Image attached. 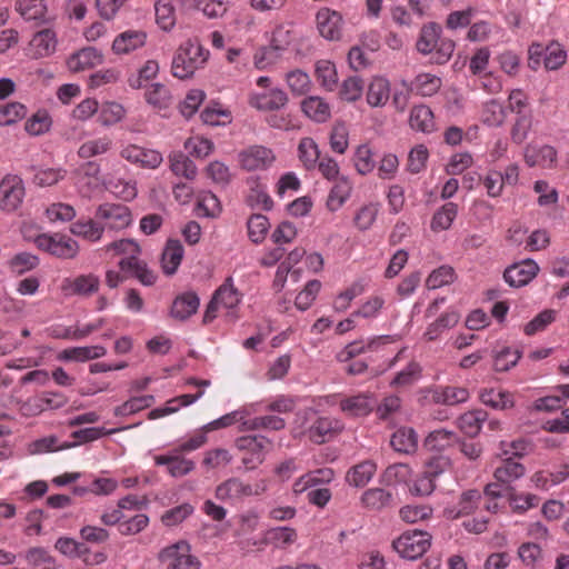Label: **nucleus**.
Returning <instances> with one entry per match:
<instances>
[{
    "mask_svg": "<svg viewBox=\"0 0 569 569\" xmlns=\"http://www.w3.org/2000/svg\"><path fill=\"white\" fill-rule=\"evenodd\" d=\"M106 252L113 251L116 254H127L119 261L120 270L130 277L137 278L144 286H152L156 280V273L150 270L147 263L138 258L140 253L139 246L130 239L113 241L104 247Z\"/></svg>",
    "mask_w": 569,
    "mask_h": 569,
    "instance_id": "nucleus-1",
    "label": "nucleus"
},
{
    "mask_svg": "<svg viewBox=\"0 0 569 569\" xmlns=\"http://www.w3.org/2000/svg\"><path fill=\"white\" fill-rule=\"evenodd\" d=\"M442 28L436 22H428L420 29L416 49L422 56H430L432 62L445 64L450 60L456 43L449 38H442Z\"/></svg>",
    "mask_w": 569,
    "mask_h": 569,
    "instance_id": "nucleus-2",
    "label": "nucleus"
},
{
    "mask_svg": "<svg viewBox=\"0 0 569 569\" xmlns=\"http://www.w3.org/2000/svg\"><path fill=\"white\" fill-rule=\"evenodd\" d=\"M209 51L202 47L198 39H188L180 44L172 60V74L178 79L190 78L196 70L203 67Z\"/></svg>",
    "mask_w": 569,
    "mask_h": 569,
    "instance_id": "nucleus-3",
    "label": "nucleus"
},
{
    "mask_svg": "<svg viewBox=\"0 0 569 569\" xmlns=\"http://www.w3.org/2000/svg\"><path fill=\"white\" fill-rule=\"evenodd\" d=\"M272 442L264 436H243L236 440V447L241 451V462L246 470H254L266 459L267 452L270 450Z\"/></svg>",
    "mask_w": 569,
    "mask_h": 569,
    "instance_id": "nucleus-4",
    "label": "nucleus"
},
{
    "mask_svg": "<svg viewBox=\"0 0 569 569\" xmlns=\"http://www.w3.org/2000/svg\"><path fill=\"white\" fill-rule=\"evenodd\" d=\"M164 569H200L201 561L191 552L186 541H178L163 548L158 556Z\"/></svg>",
    "mask_w": 569,
    "mask_h": 569,
    "instance_id": "nucleus-5",
    "label": "nucleus"
},
{
    "mask_svg": "<svg viewBox=\"0 0 569 569\" xmlns=\"http://www.w3.org/2000/svg\"><path fill=\"white\" fill-rule=\"evenodd\" d=\"M32 240L38 249L60 259H73L79 252L78 242L63 233H40Z\"/></svg>",
    "mask_w": 569,
    "mask_h": 569,
    "instance_id": "nucleus-6",
    "label": "nucleus"
},
{
    "mask_svg": "<svg viewBox=\"0 0 569 569\" xmlns=\"http://www.w3.org/2000/svg\"><path fill=\"white\" fill-rule=\"evenodd\" d=\"M100 164L96 161H86L71 172V182L79 197L91 199L99 190Z\"/></svg>",
    "mask_w": 569,
    "mask_h": 569,
    "instance_id": "nucleus-7",
    "label": "nucleus"
},
{
    "mask_svg": "<svg viewBox=\"0 0 569 569\" xmlns=\"http://www.w3.org/2000/svg\"><path fill=\"white\" fill-rule=\"evenodd\" d=\"M431 546V536L426 531H405L392 542L395 551L403 559L415 560L421 557Z\"/></svg>",
    "mask_w": 569,
    "mask_h": 569,
    "instance_id": "nucleus-8",
    "label": "nucleus"
},
{
    "mask_svg": "<svg viewBox=\"0 0 569 569\" xmlns=\"http://www.w3.org/2000/svg\"><path fill=\"white\" fill-rule=\"evenodd\" d=\"M22 179L17 174H7L0 182V209L7 212L17 210L24 198Z\"/></svg>",
    "mask_w": 569,
    "mask_h": 569,
    "instance_id": "nucleus-9",
    "label": "nucleus"
},
{
    "mask_svg": "<svg viewBox=\"0 0 569 569\" xmlns=\"http://www.w3.org/2000/svg\"><path fill=\"white\" fill-rule=\"evenodd\" d=\"M288 102V94L280 88H271L262 92H251L248 97L250 107L264 112L280 111Z\"/></svg>",
    "mask_w": 569,
    "mask_h": 569,
    "instance_id": "nucleus-10",
    "label": "nucleus"
},
{
    "mask_svg": "<svg viewBox=\"0 0 569 569\" xmlns=\"http://www.w3.org/2000/svg\"><path fill=\"white\" fill-rule=\"evenodd\" d=\"M276 160L273 151L263 146H251L239 153V162L247 171L267 170Z\"/></svg>",
    "mask_w": 569,
    "mask_h": 569,
    "instance_id": "nucleus-11",
    "label": "nucleus"
},
{
    "mask_svg": "<svg viewBox=\"0 0 569 569\" xmlns=\"http://www.w3.org/2000/svg\"><path fill=\"white\" fill-rule=\"evenodd\" d=\"M100 279L93 273L79 274L74 278H64L60 289L64 297L81 296L90 297L99 291Z\"/></svg>",
    "mask_w": 569,
    "mask_h": 569,
    "instance_id": "nucleus-12",
    "label": "nucleus"
},
{
    "mask_svg": "<svg viewBox=\"0 0 569 569\" xmlns=\"http://www.w3.org/2000/svg\"><path fill=\"white\" fill-rule=\"evenodd\" d=\"M120 156L128 162L147 169H157L163 161L162 154L159 151L133 143L122 147Z\"/></svg>",
    "mask_w": 569,
    "mask_h": 569,
    "instance_id": "nucleus-13",
    "label": "nucleus"
},
{
    "mask_svg": "<svg viewBox=\"0 0 569 569\" xmlns=\"http://www.w3.org/2000/svg\"><path fill=\"white\" fill-rule=\"evenodd\" d=\"M214 496L222 502L236 505L246 497L252 496L251 485L232 477L217 486Z\"/></svg>",
    "mask_w": 569,
    "mask_h": 569,
    "instance_id": "nucleus-14",
    "label": "nucleus"
},
{
    "mask_svg": "<svg viewBox=\"0 0 569 569\" xmlns=\"http://www.w3.org/2000/svg\"><path fill=\"white\" fill-rule=\"evenodd\" d=\"M557 156V150L549 144L537 146L530 143L523 149V160L530 168L541 167L551 169L556 166Z\"/></svg>",
    "mask_w": 569,
    "mask_h": 569,
    "instance_id": "nucleus-15",
    "label": "nucleus"
},
{
    "mask_svg": "<svg viewBox=\"0 0 569 569\" xmlns=\"http://www.w3.org/2000/svg\"><path fill=\"white\" fill-rule=\"evenodd\" d=\"M97 218L106 220L111 229H123L132 221V216L128 207L116 203H104L98 207Z\"/></svg>",
    "mask_w": 569,
    "mask_h": 569,
    "instance_id": "nucleus-16",
    "label": "nucleus"
},
{
    "mask_svg": "<svg viewBox=\"0 0 569 569\" xmlns=\"http://www.w3.org/2000/svg\"><path fill=\"white\" fill-rule=\"evenodd\" d=\"M343 428L340 420L331 417H319L308 429L310 441L321 445L331 440Z\"/></svg>",
    "mask_w": 569,
    "mask_h": 569,
    "instance_id": "nucleus-17",
    "label": "nucleus"
},
{
    "mask_svg": "<svg viewBox=\"0 0 569 569\" xmlns=\"http://www.w3.org/2000/svg\"><path fill=\"white\" fill-rule=\"evenodd\" d=\"M539 266L531 259L523 260L507 268L503 272L505 281L511 287L528 284L538 273Z\"/></svg>",
    "mask_w": 569,
    "mask_h": 569,
    "instance_id": "nucleus-18",
    "label": "nucleus"
},
{
    "mask_svg": "<svg viewBox=\"0 0 569 569\" xmlns=\"http://www.w3.org/2000/svg\"><path fill=\"white\" fill-rule=\"evenodd\" d=\"M375 400L369 393H358L350 397H345L339 400V407L349 418H360L368 416L375 408Z\"/></svg>",
    "mask_w": 569,
    "mask_h": 569,
    "instance_id": "nucleus-19",
    "label": "nucleus"
},
{
    "mask_svg": "<svg viewBox=\"0 0 569 569\" xmlns=\"http://www.w3.org/2000/svg\"><path fill=\"white\" fill-rule=\"evenodd\" d=\"M481 492L477 489L463 491L457 503L448 506L445 509V516L448 519L455 520L460 517L471 515L480 505Z\"/></svg>",
    "mask_w": 569,
    "mask_h": 569,
    "instance_id": "nucleus-20",
    "label": "nucleus"
},
{
    "mask_svg": "<svg viewBox=\"0 0 569 569\" xmlns=\"http://www.w3.org/2000/svg\"><path fill=\"white\" fill-rule=\"evenodd\" d=\"M147 42V33L142 30H126L119 33L112 42V52L124 56L142 48Z\"/></svg>",
    "mask_w": 569,
    "mask_h": 569,
    "instance_id": "nucleus-21",
    "label": "nucleus"
},
{
    "mask_svg": "<svg viewBox=\"0 0 569 569\" xmlns=\"http://www.w3.org/2000/svg\"><path fill=\"white\" fill-rule=\"evenodd\" d=\"M103 62V54L93 47H86L72 53L67 60L71 72H81L92 69Z\"/></svg>",
    "mask_w": 569,
    "mask_h": 569,
    "instance_id": "nucleus-22",
    "label": "nucleus"
},
{
    "mask_svg": "<svg viewBox=\"0 0 569 569\" xmlns=\"http://www.w3.org/2000/svg\"><path fill=\"white\" fill-rule=\"evenodd\" d=\"M320 34L328 40H338L341 37L342 17L339 12L323 8L316 16Z\"/></svg>",
    "mask_w": 569,
    "mask_h": 569,
    "instance_id": "nucleus-23",
    "label": "nucleus"
},
{
    "mask_svg": "<svg viewBox=\"0 0 569 569\" xmlns=\"http://www.w3.org/2000/svg\"><path fill=\"white\" fill-rule=\"evenodd\" d=\"M57 42V33L52 29L39 30L29 42L30 54L36 59L49 57L54 53Z\"/></svg>",
    "mask_w": 569,
    "mask_h": 569,
    "instance_id": "nucleus-24",
    "label": "nucleus"
},
{
    "mask_svg": "<svg viewBox=\"0 0 569 569\" xmlns=\"http://www.w3.org/2000/svg\"><path fill=\"white\" fill-rule=\"evenodd\" d=\"M154 463L166 466L168 473L173 478L187 476L196 467L192 460L182 457L181 453L173 452V450L169 455L156 456Z\"/></svg>",
    "mask_w": 569,
    "mask_h": 569,
    "instance_id": "nucleus-25",
    "label": "nucleus"
},
{
    "mask_svg": "<svg viewBox=\"0 0 569 569\" xmlns=\"http://www.w3.org/2000/svg\"><path fill=\"white\" fill-rule=\"evenodd\" d=\"M469 390L463 387H436L430 391L432 402L446 406H456L469 399Z\"/></svg>",
    "mask_w": 569,
    "mask_h": 569,
    "instance_id": "nucleus-26",
    "label": "nucleus"
},
{
    "mask_svg": "<svg viewBox=\"0 0 569 569\" xmlns=\"http://www.w3.org/2000/svg\"><path fill=\"white\" fill-rule=\"evenodd\" d=\"M302 112L312 121L318 123L327 122L331 118V108L321 97L310 96L301 102Z\"/></svg>",
    "mask_w": 569,
    "mask_h": 569,
    "instance_id": "nucleus-27",
    "label": "nucleus"
},
{
    "mask_svg": "<svg viewBox=\"0 0 569 569\" xmlns=\"http://www.w3.org/2000/svg\"><path fill=\"white\" fill-rule=\"evenodd\" d=\"M352 192V183L347 177H340L329 191L326 207L329 211H338L350 198Z\"/></svg>",
    "mask_w": 569,
    "mask_h": 569,
    "instance_id": "nucleus-28",
    "label": "nucleus"
},
{
    "mask_svg": "<svg viewBox=\"0 0 569 569\" xmlns=\"http://www.w3.org/2000/svg\"><path fill=\"white\" fill-rule=\"evenodd\" d=\"M409 126L412 130L418 132H433L436 130L433 112L425 104L412 107L409 114Z\"/></svg>",
    "mask_w": 569,
    "mask_h": 569,
    "instance_id": "nucleus-29",
    "label": "nucleus"
},
{
    "mask_svg": "<svg viewBox=\"0 0 569 569\" xmlns=\"http://www.w3.org/2000/svg\"><path fill=\"white\" fill-rule=\"evenodd\" d=\"M107 349L103 346L71 347L62 350L58 355L60 361L84 362L106 356Z\"/></svg>",
    "mask_w": 569,
    "mask_h": 569,
    "instance_id": "nucleus-30",
    "label": "nucleus"
},
{
    "mask_svg": "<svg viewBox=\"0 0 569 569\" xmlns=\"http://www.w3.org/2000/svg\"><path fill=\"white\" fill-rule=\"evenodd\" d=\"M335 477L331 468H320L301 476L295 481L292 490L295 493H302L308 489L321 483H329Z\"/></svg>",
    "mask_w": 569,
    "mask_h": 569,
    "instance_id": "nucleus-31",
    "label": "nucleus"
},
{
    "mask_svg": "<svg viewBox=\"0 0 569 569\" xmlns=\"http://www.w3.org/2000/svg\"><path fill=\"white\" fill-rule=\"evenodd\" d=\"M525 473V466L515 460L513 457H508L502 459L500 465L495 469L493 477L497 482L509 485L523 477Z\"/></svg>",
    "mask_w": 569,
    "mask_h": 569,
    "instance_id": "nucleus-32",
    "label": "nucleus"
},
{
    "mask_svg": "<svg viewBox=\"0 0 569 569\" xmlns=\"http://www.w3.org/2000/svg\"><path fill=\"white\" fill-rule=\"evenodd\" d=\"M390 98V82L383 77H373L368 86L367 102L370 107H383Z\"/></svg>",
    "mask_w": 569,
    "mask_h": 569,
    "instance_id": "nucleus-33",
    "label": "nucleus"
},
{
    "mask_svg": "<svg viewBox=\"0 0 569 569\" xmlns=\"http://www.w3.org/2000/svg\"><path fill=\"white\" fill-rule=\"evenodd\" d=\"M183 247L179 240L169 239L161 257L162 269L166 274H173L183 258Z\"/></svg>",
    "mask_w": 569,
    "mask_h": 569,
    "instance_id": "nucleus-34",
    "label": "nucleus"
},
{
    "mask_svg": "<svg viewBox=\"0 0 569 569\" xmlns=\"http://www.w3.org/2000/svg\"><path fill=\"white\" fill-rule=\"evenodd\" d=\"M199 303V298L194 292H184L173 300L171 316L178 320H186L197 312Z\"/></svg>",
    "mask_w": 569,
    "mask_h": 569,
    "instance_id": "nucleus-35",
    "label": "nucleus"
},
{
    "mask_svg": "<svg viewBox=\"0 0 569 569\" xmlns=\"http://www.w3.org/2000/svg\"><path fill=\"white\" fill-rule=\"evenodd\" d=\"M479 397L483 405L498 410H506L515 405L513 395L500 388L483 389Z\"/></svg>",
    "mask_w": 569,
    "mask_h": 569,
    "instance_id": "nucleus-36",
    "label": "nucleus"
},
{
    "mask_svg": "<svg viewBox=\"0 0 569 569\" xmlns=\"http://www.w3.org/2000/svg\"><path fill=\"white\" fill-rule=\"evenodd\" d=\"M144 98L152 108L159 111L168 109L173 101L170 89L158 82L150 84L146 89Z\"/></svg>",
    "mask_w": 569,
    "mask_h": 569,
    "instance_id": "nucleus-37",
    "label": "nucleus"
},
{
    "mask_svg": "<svg viewBox=\"0 0 569 569\" xmlns=\"http://www.w3.org/2000/svg\"><path fill=\"white\" fill-rule=\"evenodd\" d=\"M212 298L221 308L232 311L241 301V293L234 288L232 278L228 277L214 291Z\"/></svg>",
    "mask_w": 569,
    "mask_h": 569,
    "instance_id": "nucleus-38",
    "label": "nucleus"
},
{
    "mask_svg": "<svg viewBox=\"0 0 569 569\" xmlns=\"http://www.w3.org/2000/svg\"><path fill=\"white\" fill-rule=\"evenodd\" d=\"M390 445L396 451L410 455L418 448V436L412 428L403 427L393 432Z\"/></svg>",
    "mask_w": 569,
    "mask_h": 569,
    "instance_id": "nucleus-39",
    "label": "nucleus"
},
{
    "mask_svg": "<svg viewBox=\"0 0 569 569\" xmlns=\"http://www.w3.org/2000/svg\"><path fill=\"white\" fill-rule=\"evenodd\" d=\"M376 471L377 465L372 460H365L348 470L346 480L351 486L365 487L371 480Z\"/></svg>",
    "mask_w": 569,
    "mask_h": 569,
    "instance_id": "nucleus-40",
    "label": "nucleus"
},
{
    "mask_svg": "<svg viewBox=\"0 0 569 569\" xmlns=\"http://www.w3.org/2000/svg\"><path fill=\"white\" fill-rule=\"evenodd\" d=\"M568 478H569V463H563V465L559 466V468L556 469L555 471H550V470L537 471L533 475L532 480L537 487L547 490L553 486H557V485L563 482Z\"/></svg>",
    "mask_w": 569,
    "mask_h": 569,
    "instance_id": "nucleus-41",
    "label": "nucleus"
},
{
    "mask_svg": "<svg viewBox=\"0 0 569 569\" xmlns=\"http://www.w3.org/2000/svg\"><path fill=\"white\" fill-rule=\"evenodd\" d=\"M113 147V140L109 136L84 141L78 149V157L81 159H90L109 152Z\"/></svg>",
    "mask_w": 569,
    "mask_h": 569,
    "instance_id": "nucleus-42",
    "label": "nucleus"
},
{
    "mask_svg": "<svg viewBox=\"0 0 569 569\" xmlns=\"http://www.w3.org/2000/svg\"><path fill=\"white\" fill-rule=\"evenodd\" d=\"M315 76L318 83L327 91H333L338 84V73L333 62L319 60L315 66Z\"/></svg>",
    "mask_w": 569,
    "mask_h": 569,
    "instance_id": "nucleus-43",
    "label": "nucleus"
},
{
    "mask_svg": "<svg viewBox=\"0 0 569 569\" xmlns=\"http://www.w3.org/2000/svg\"><path fill=\"white\" fill-rule=\"evenodd\" d=\"M104 228L92 219L77 220L70 226V232L90 242H97L102 238Z\"/></svg>",
    "mask_w": 569,
    "mask_h": 569,
    "instance_id": "nucleus-44",
    "label": "nucleus"
},
{
    "mask_svg": "<svg viewBox=\"0 0 569 569\" xmlns=\"http://www.w3.org/2000/svg\"><path fill=\"white\" fill-rule=\"evenodd\" d=\"M26 562L33 569H57L56 558L43 547H31L24 553Z\"/></svg>",
    "mask_w": 569,
    "mask_h": 569,
    "instance_id": "nucleus-45",
    "label": "nucleus"
},
{
    "mask_svg": "<svg viewBox=\"0 0 569 569\" xmlns=\"http://www.w3.org/2000/svg\"><path fill=\"white\" fill-rule=\"evenodd\" d=\"M458 214V206L455 202H447L432 216L430 228L435 232L448 230Z\"/></svg>",
    "mask_w": 569,
    "mask_h": 569,
    "instance_id": "nucleus-46",
    "label": "nucleus"
},
{
    "mask_svg": "<svg viewBox=\"0 0 569 569\" xmlns=\"http://www.w3.org/2000/svg\"><path fill=\"white\" fill-rule=\"evenodd\" d=\"M460 316L453 310L446 311L435 322L430 323L425 332L429 341L437 340L446 330L453 328L459 322Z\"/></svg>",
    "mask_w": 569,
    "mask_h": 569,
    "instance_id": "nucleus-47",
    "label": "nucleus"
},
{
    "mask_svg": "<svg viewBox=\"0 0 569 569\" xmlns=\"http://www.w3.org/2000/svg\"><path fill=\"white\" fill-rule=\"evenodd\" d=\"M442 81L431 73H419L411 82L410 90L422 97H431L439 91Z\"/></svg>",
    "mask_w": 569,
    "mask_h": 569,
    "instance_id": "nucleus-48",
    "label": "nucleus"
},
{
    "mask_svg": "<svg viewBox=\"0 0 569 569\" xmlns=\"http://www.w3.org/2000/svg\"><path fill=\"white\" fill-rule=\"evenodd\" d=\"M458 442L453 431L438 429L431 431L425 439V447L430 451H442Z\"/></svg>",
    "mask_w": 569,
    "mask_h": 569,
    "instance_id": "nucleus-49",
    "label": "nucleus"
},
{
    "mask_svg": "<svg viewBox=\"0 0 569 569\" xmlns=\"http://www.w3.org/2000/svg\"><path fill=\"white\" fill-rule=\"evenodd\" d=\"M487 419V412L479 409V410H472L465 412L461 415L458 419V426L460 430L469 436V437H476L482 427V423Z\"/></svg>",
    "mask_w": 569,
    "mask_h": 569,
    "instance_id": "nucleus-50",
    "label": "nucleus"
},
{
    "mask_svg": "<svg viewBox=\"0 0 569 569\" xmlns=\"http://www.w3.org/2000/svg\"><path fill=\"white\" fill-rule=\"evenodd\" d=\"M169 162L170 170L173 172V174L183 177L187 180H193L196 178V164L181 151L172 152L169 156Z\"/></svg>",
    "mask_w": 569,
    "mask_h": 569,
    "instance_id": "nucleus-51",
    "label": "nucleus"
},
{
    "mask_svg": "<svg viewBox=\"0 0 569 569\" xmlns=\"http://www.w3.org/2000/svg\"><path fill=\"white\" fill-rule=\"evenodd\" d=\"M187 9L201 10L210 19L222 17L227 11V6L221 0H181Z\"/></svg>",
    "mask_w": 569,
    "mask_h": 569,
    "instance_id": "nucleus-52",
    "label": "nucleus"
},
{
    "mask_svg": "<svg viewBox=\"0 0 569 569\" xmlns=\"http://www.w3.org/2000/svg\"><path fill=\"white\" fill-rule=\"evenodd\" d=\"M379 213V203L369 202L362 204L355 212L353 224L359 231L369 230L377 220Z\"/></svg>",
    "mask_w": 569,
    "mask_h": 569,
    "instance_id": "nucleus-53",
    "label": "nucleus"
},
{
    "mask_svg": "<svg viewBox=\"0 0 569 569\" xmlns=\"http://www.w3.org/2000/svg\"><path fill=\"white\" fill-rule=\"evenodd\" d=\"M361 501L363 506L369 509L380 510L390 506L392 501V495L382 488H371L363 492Z\"/></svg>",
    "mask_w": 569,
    "mask_h": 569,
    "instance_id": "nucleus-54",
    "label": "nucleus"
},
{
    "mask_svg": "<svg viewBox=\"0 0 569 569\" xmlns=\"http://www.w3.org/2000/svg\"><path fill=\"white\" fill-rule=\"evenodd\" d=\"M287 84L295 96L308 93L312 87L309 74L300 69H295L286 74Z\"/></svg>",
    "mask_w": 569,
    "mask_h": 569,
    "instance_id": "nucleus-55",
    "label": "nucleus"
},
{
    "mask_svg": "<svg viewBox=\"0 0 569 569\" xmlns=\"http://www.w3.org/2000/svg\"><path fill=\"white\" fill-rule=\"evenodd\" d=\"M298 156L307 169L315 168L317 161L320 160V152L315 140L308 137L302 138L298 146Z\"/></svg>",
    "mask_w": 569,
    "mask_h": 569,
    "instance_id": "nucleus-56",
    "label": "nucleus"
},
{
    "mask_svg": "<svg viewBox=\"0 0 569 569\" xmlns=\"http://www.w3.org/2000/svg\"><path fill=\"white\" fill-rule=\"evenodd\" d=\"M124 116V107L118 102L110 101L102 104L99 112V121L102 126L110 127L120 122Z\"/></svg>",
    "mask_w": 569,
    "mask_h": 569,
    "instance_id": "nucleus-57",
    "label": "nucleus"
},
{
    "mask_svg": "<svg viewBox=\"0 0 569 569\" xmlns=\"http://www.w3.org/2000/svg\"><path fill=\"white\" fill-rule=\"evenodd\" d=\"M104 186L108 191L124 201H130L137 196V187L133 181L109 179Z\"/></svg>",
    "mask_w": 569,
    "mask_h": 569,
    "instance_id": "nucleus-58",
    "label": "nucleus"
},
{
    "mask_svg": "<svg viewBox=\"0 0 569 569\" xmlns=\"http://www.w3.org/2000/svg\"><path fill=\"white\" fill-rule=\"evenodd\" d=\"M39 258L29 252H20L11 258L9 268L12 273L21 276L39 266Z\"/></svg>",
    "mask_w": 569,
    "mask_h": 569,
    "instance_id": "nucleus-59",
    "label": "nucleus"
},
{
    "mask_svg": "<svg viewBox=\"0 0 569 569\" xmlns=\"http://www.w3.org/2000/svg\"><path fill=\"white\" fill-rule=\"evenodd\" d=\"M18 11L26 20H42L47 13L44 0H20Z\"/></svg>",
    "mask_w": 569,
    "mask_h": 569,
    "instance_id": "nucleus-60",
    "label": "nucleus"
},
{
    "mask_svg": "<svg viewBox=\"0 0 569 569\" xmlns=\"http://www.w3.org/2000/svg\"><path fill=\"white\" fill-rule=\"evenodd\" d=\"M363 92V81L359 77H349L343 80L339 90V97L347 102L359 100Z\"/></svg>",
    "mask_w": 569,
    "mask_h": 569,
    "instance_id": "nucleus-61",
    "label": "nucleus"
},
{
    "mask_svg": "<svg viewBox=\"0 0 569 569\" xmlns=\"http://www.w3.org/2000/svg\"><path fill=\"white\" fill-rule=\"evenodd\" d=\"M247 227L250 240L259 243L266 238L270 223L266 216L252 214L247 222Z\"/></svg>",
    "mask_w": 569,
    "mask_h": 569,
    "instance_id": "nucleus-62",
    "label": "nucleus"
},
{
    "mask_svg": "<svg viewBox=\"0 0 569 569\" xmlns=\"http://www.w3.org/2000/svg\"><path fill=\"white\" fill-rule=\"evenodd\" d=\"M532 129V116L531 114H519L517 116L511 129L510 138L516 144H521L526 141L529 132Z\"/></svg>",
    "mask_w": 569,
    "mask_h": 569,
    "instance_id": "nucleus-63",
    "label": "nucleus"
},
{
    "mask_svg": "<svg viewBox=\"0 0 569 569\" xmlns=\"http://www.w3.org/2000/svg\"><path fill=\"white\" fill-rule=\"evenodd\" d=\"M51 127V118L46 110L37 111L24 123V129L30 136L46 133Z\"/></svg>",
    "mask_w": 569,
    "mask_h": 569,
    "instance_id": "nucleus-64",
    "label": "nucleus"
}]
</instances>
